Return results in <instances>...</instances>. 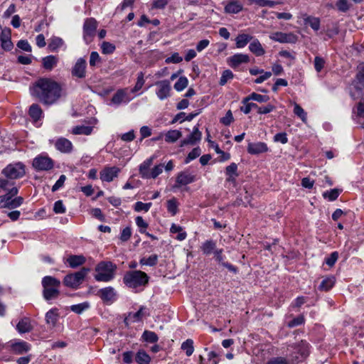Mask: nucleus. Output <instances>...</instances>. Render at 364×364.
I'll return each mask as SVG.
<instances>
[{
    "mask_svg": "<svg viewBox=\"0 0 364 364\" xmlns=\"http://www.w3.org/2000/svg\"><path fill=\"white\" fill-rule=\"evenodd\" d=\"M60 85L51 78L41 77L31 88V94L46 105L55 103L61 97Z\"/></svg>",
    "mask_w": 364,
    "mask_h": 364,
    "instance_id": "1",
    "label": "nucleus"
},
{
    "mask_svg": "<svg viewBox=\"0 0 364 364\" xmlns=\"http://www.w3.org/2000/svg\"><path fill=\"white\" fill-rule=\"evenodd\" d=\"M117 269V265L112 262L102 261L95 268L94 278L97 282H109L115 277Z\"/></svg>",
    "mask_w": 364,
    "mask_h": 364,
    "instance_id": "2",
    "label": "nucleus"
},
{
    "mask_svg": "<svg viewBox=\"0 0 364 364\" xmlns=\"http://www.w3.org/2000/svg\"><path fill=\"white\" fill-rule=\"evenodd\" d=\"M43 296L46 301L56 299L60 295V281L51 276L42 279Z\"/></svg>",
    "mask_w": 364,
    "mask_h": 364,
    "instance_id": "3",
    "label": "nucleus"
},
{
    "mask_svg": "<svg viewBox=\"0 0 364 364\" xmlns=\"http://www.w3.org/2000/svg\"><path fill=\"white\" fill-rule=\"evenodd\" d=\"M148 275L139 270L130 271L127 272L123 278L124 283L130 288H137L144 286L148 283Z\"/></svg>",
    "mask_w": 364,
    "mask_h": 364,
    "instance_id": "4",
    "label": "nucleus"
},
{
    "mask_svg": "<svg viewBox=\"0 0 364 364\" xmlns=\"http://www.w3.org/2000/svg\"><path fill=\"white\" fill-rule=\"evenodd\" d=\"M90 270L89 268L82 267L78 272L67 274L63 279L64 285L73 289H78Z\"/></svg>",
    "mask_w": 364,
    "mask_h": 364,
    "instance_id": "5",
    "label": "nucleus"
},
{
    "mask_svg": "<svg viewBox=\"0 0 364 364\" xmlns=\"http://www.w3.org/2000/svg\"><path fill=\"white\" fill-rule=\"evenodd\" d=\"M2 173L10 179L21 178L26 173L25 166L21 162L10 164L2 170Z\"/></svg>",
    "mask_w": 364,
    "mask_h": 364,
    "instance_id": "6",
    "label": "nucleus"
},
{
    "mask_svg": "<svg viewBox=\"0 0 364 364\" xmlns=\"http://www.w3.org/2000/svg\"><path fill=\"white\" fill-rule=\"evenodd\" d=\"M97 22L93 18H86L83 25V38L87 44L92 41L96 34Z\"/></svg>",
    "mask_w": 364,
    "mask_h": 364,
    "instance_id": "7",
    "label": "nucleus"
},
{
    "mask_svg": "<svg viewBox=\"0 0 364 364\" xmlns=\"http://www.w3.org/2000/svg\"><path fill=\"white\" fill-rule=\"evenodd\" d=\"M291 347L295 350V353L299 355H290V359L293 363H294V362H300L303 359L306 358L309 354V344L306 341H301L296 346Z\"/></svg>",
    "mask_w": 364,
    "mask_h": 364,
    "instance_id": "8",
    "label": "nucleus"
},
{
    "mask_svg": "<svg viewBox=\"0 0 364 364\" xmlns=\"http://www.w3.org/2000/svg\"><path fill=\"white\" fill-rule=\"evenodd\" d=\"M33 166L38 171H49L53 167V161L48 156H38L33 159Z\"/></svg>",
    "mask_w": 364,
    "mask_h": 364,
    "instance_id": "9",
    "label": "nucleus"
},
{
    "mask_svg": "<svg viewBox=\"0 0 364 364\" xmlns=\"http://www.w3.org/2000/svg\"><path fill=\"white\" fill-rule=\"evenodd\" d=\"M97 295L107 304H112L117 299V291L112 287L100 289Z\"/></svg>",
    "mask_w": 364,
    "mask_h": 364,
    "instance_id": "10",
    "label": "nucleus"
},
{
    "mask_svg": "<svg viewBox=\"0 0 364 364\" xmlns=\"http://www.w3.org/2000/svg\"><path fill=\"white\" fill-rule=\"evenodd\" d=\"M0 46L6 51L11 50L13 47V43L11 40V29L9 28H3L0 25Z\"/></svg>",
    "mask_w": 364,
    "mask_h": 364,
    "instance_id": "11",
    "label": "nucleus"
},
{
    "mask_svg": "<svg viewBox=\"0 0 364 364\" xmlns=\"http://www.w3.org/2000/svg\"><path fill=\"white\" fill-rule=\"evenodd\" d=\"M86 60L83 58H78L72 68V76L80 79L85 78L86 77Z\"/></svg>",
    "mask_w": 364,
    "mask_h": 364,
    "instance_id": "12",
    "label": "nucleus"
},
{
    "mask_svg": "<svg viewBox=\"0 0 364 364\" xmlns=\"http://www.w3.org/2000/svg\"><path fill=\"white\" fill-rule=\"evenodd\" d=\"M157 90L156 94L159 100H164L170 96L171 90V82L169 80H161L156 82Z\"/></svg>",
    "mask_w": 364,
    "mask_h": 364,
    "instance_id": "13",
    "label": "nucleus"
},
{
    "mask_svg": "<svg viewBox=\"0 0 364 364\" xmlns=\"http://www.w3.org/2000/svg\"><path fill=\"white\" fill-rule=\"evenodd\" d=\"M196 181V176L188 171L186 170L183 171H181L178 173L176 184L174 186L175 188H180L182 186H186L190 183H192Z\"/></svg>",
    "mask_w": 364,
    "mask_h": 364,
    "instance_id": "14",
    "label": "nucleus"
},
{
    "mask_svg": "<svg viewBox=\"0 0 364 364\" xmlns=\"http://www.w3.org/2000/svg\"><path fill=\"white\" fill-rule=\"evenodd\" d=\"M202 138V133L199 131L198 124L195 126L193 129V132L184 139L181 141V146L186 145H194L197 142L200 141Z\"/></svg>",
    "mask_w": 364,
    "mask_h": 364,
    "instance_id": "15",
    "label": "nucleus"
},
{
    "mask_svg": "<svg viewBox=\"0 0 364 364\" xmlns=\"http://www.w3.org/2000/svg\"><path fill=\"white\" fill-rule=\"evenodd\" d=\"M228 65L232 68H236L242 63H247L250 62V56L247 54L237 53L227 59Z\"/></svg>",
    "mask_w": 364,
    "mask_h": 364,
    "instance_id": "16",
    "label": "nucleus"
},
{
    "mask_svg": "<svg viewBox=\"0 0 364 364\" xmlns=\"http://www.w3.org/2000/svg\"><path fill=\"white\" fill-rule=\"evenodd\" d=\"M120 169L116 166L105 167L100 171V179L102 181L111 182L117 177Z\"/></svg>",
    "mask_w": 364,
    "mask_h": 364,
    "instance_id": "17",
    "label": "nucleus"
},
{
    "mask_svg": "<svg viewBox=\"0 0 364 364\" xmlns=\"http://www.w3.org/2000/svg\"><path fill=\"white\" fill-rule=\"evenodd\" d=\"M247 152L250 154H259L268 151L267 145L264 142H250L247 145Z\"/></svg>",
    "mask_w": 364,
    "mask_h": 364,
    "instance_id": "18",
    "label": "nucleus"
},
{
    "mask_svg": "<svg viewBox=\"0 0 364 364\" xmlns=\"http://www.w3.org/2000/svg\"><path fill=\"white\" fill-rule=\"evenodd\" d=\"M57 150L62 153H70L73 150L72 142L66 138L60 137L58 139L55 143Z\"/></svg>",
    "mask_w": 364,
    "mask_h": 364,
    "instance_id": "19",
    "label": "nucleus"
},
{
    "mask_svg": "<svg viewBox=\"0 0 364 364\" xmlns=\"http://www.w3.org/2000/svg\"><path fill=\"white\" fill-rule=\"evenodd\" d=\"M16 328L19 333L22 334L31 332L33 330V326H32L31 321L29 318L23 317L16 324Z\"/></svg>",
    "mask_w": 364,
    "mask_h": 364,
    "instance_id": "20",
    "label": "nucleus"
},
{
    "mask_svg": "<svg viewBox=\"0 0 364 364\" xmlns=\"http://www.w3.org/2000/svg\"><path fill=\"white\" fill-rule=\"evenodd\" d=\"M223 249H217L214 252V256L215 258V260L220 264L222 266L227 268L229 271L236 273L237 272V268L228 262H224V256L223 255Z\"/></svg>",
    "mask_w": 364,
    "mask_h": 364,
    "instance_id": "21",
    "label": "nucleus"
},
{
    "mask_svg": "<svg viewBox=\"0 0 364 364\" xmlns=\"http://www.w3.org/2000/svg\"><path fill=\"white\" fill-rule=\"evenodd\" d=\"M154 156L146 159L141 163L139 168V172L141 178H149V173L151 172L150 167L153 164Z\"/></svg>",
    "mask_w": 364,
    "mask_h": 364,
    "instance_id": "22",
    "label": "nucleus"
},
{
    "mask_svg": "<svg viewBox=\"0 0 364 364\" xmlns=\"http://www.w3.org/2000/svg\"><path fill=\"white\" fill-rule=\"evenodd\" d=\"M352 84L355 89L358 91H361L364 89V65L359 68Z\"/></svg>",
    "mask_w": 364,
    "mask_h": 364,
    "instance_id": "23",
    "label": "nucleus"
},
{
    "mask_svg": "<svg viewBox=\"0 0 364 364\" xmlns=\"http://www.w3.org/2000/svg\"><path fill=\"white\" fill-rule=\"evenodd\" d=\"M85 262L86 259L83 255H72L66 259V262L71 268H77V267L85 264Z\"/></svg>",
    "mask_w": 364,
    "mask_h": 364,
    "instance_id": "24",
    "label": "nucleus"
},
{
    "mask_svg": "<svg viewBox=\"0 0 364 364\" xmlns=\"http://www.w3.org/2000/svg\"><path fill=\"white\" fill-rule=\"evenodd\" d=\"M28 114L36 122L43 117V112L39 105L32 104L29 107Z\"/></svg>",
    "mask_w": 364,
    "mask_h": 364,
    "instance_id": "25",
    "label": "nucleus"
},
{
    "mask_svg": "<svg viewBox=\"0 0 364 364\" xmlns=\"http://www.w3.org/2000/svg\"><path fill=\"white\" fill-rule=\"evenodd\" d=\"M249 50L256 56H262L265 53V50L259 40L255 38L250 43Z\"/></svg>",
    "mask_w": 364,
    "mask_h": 364,
    "instance_id": "26",
    "label": "nucleus"
},
{
    "mask_svg": "<svg viewBox=\"0 0 364 364\" xmlns=\"http://www.w3.org/2000/svg\"><path fill=\"white\" fill-rule=\"evenodd\" d=\"M200 250L203 255H210V254H213L216 248V242L213 240H205L202 243L200 246Z\"/></svg>",
    "mask_w": 364,
    "mask_h": 364,
    "instance_id": "27",
    "label": "nucleus"
},
{
    "mask_svg": "<svg viewBox=\"0 0 364 364\" xmlns=\"http://www.w3.org/2000/svg\"><path fill=\"white\" fill-rule=\"evenodd\" d=\"M303 19L305 25H309L314 31L320 28V19L317 17L304 14Z\"/></svg>",
    "mask_w": 364,
    "mask_h": 364,
    "instance_id": "28",
    "label": "nucleus"
},
{
    "mask_svg": "<svg viewBox=\"0 0 364 364\" xmlns=\"http://www.w3.org/2000/svg\"><path fill=\"white\" fill-rule=\"evenodd\" d=\"M182 136V132L177 129H171L164 133V139L167 143H175Z\"/></svg>",
    "mask_w": 364,
    "mask_h": 364,
    "instance_id": "29",
    "label": "nucleus"
},
{
    "mask_svg": "<svg viewBox=\"0 0 364 364\" xmlns=\"http://www.w3.org/2000/svg\"><path fill=\"white\" fill-rule=\"evenodd\" d=\"M43 66L47 70H52L58 64V58L55 55H48L43 58Z\"/></svg>",
    "mask_w": 364,
    "mask_h": 364,
    "instance_id": "30",
    "label": "nucleus"
},
{
    "mask_svg": "<svg viewBox=\"0 0 364 364\" xmlns=\"http://www.w3.org/2000/svg\"><path fill=\"white\" fill-rule=\"evenodd\" d=\"M253 36L249 34H239L235 38V44L237 48H242L253 39Z\"/></svg>",
    "mask_w": 364,
    "mask_h": 364,
    "instance_id": "31",
    "label": "nucleus"
},
{
    "mask_svg": "<svg viewBox=\"0 0 364 364\" xmlns=\"http://www.w3.org/2000/svg\"><path fill=\"white\" fill-rule=\"evenodd\" d=\"M273 41L279 43H291L294 38L292 34H287L282 32H277L270 37Z\"/></svg>",
    "mask_w": 364,
    "mask_h": 364,
    "instance_id": "32",
    "label": "nucleus"
},
{
    "mask_svg": "<svg viewBox=\"0 0 364 364\" xmlns=\"http://www.w3.org/2000/svg\"><path fill=\"white\" fill-rule=\"evenodd\" d=\"M58 313L57 309H52L46 314V321L47 324L54 327L58 319Z\"/></svg>",
    "mask_w": 364,
    "mask_h": 364,
    "instance_id": "33",
    "label": "nucleus"
},
{
    "mask_svg": "<svg viewBox=\"0 0 364 364\" xmlns=\"http://www.w3.org/2000/svg\"><path fill=\"white\" fill-rule=\"evenodd\" d=\"M92 127L90 126H85V125H78L74 127L72 130L71 133L75 135H86L88 136L91 134L92 132Z\"/></svg>",
    "mask_w": 364,
    "mask_h": 364,
    "instance_id": "34",
    "label": "nucleus"
},
{
    "mask_svg": "<svg viewBox=\"0 0 364 364\" xmlns=\"http://www.w3.org/2000/svg\"><path fill=\"white\" fill-rule=\"evenodd\" d=\"M63 44L64 41L61 38L53 37L49 40L48 48L50 51L55 52L61 48Z\"/></svg>",
    "mask_w": 364,
    "mask_h": 364,
    "instance_id": "35",
    "label": "nucleus"
},
{
    "mask_svg": "<svg viewBox=\"0 0 364 364\" xmlns=\"http://www.w3.org/2000/svg\"><path fill=\"white\" fill-rule=\"evenodd\" d=\"M135 361L138 364H149L151 358L145 350H139L136 354Z\"/></svg>",
    "mask_w": 364,
    "mask_h": 364,
    "instance_id": "36",
    "label": "nucleus"
},
{
    "mask_svg": "<svg viewBox=\"0 0 364 364\" xmlns=\"http://www.w3.org/2000/svg\"><path fill=\"white\" fill-rule=\"evenodd\" d=\"M13 350L18 354H21L24 352H27L30 350V345L25 341H20L15 343L12 345Z\"/></svg>",
    "mask_w": 364,
    "mask_h": 364,
    "instance_id": "37",
    "label": "nucleus"
},
{
    "mask_svg": "<svg viewBox=\"0 0 364 364\" xmlns=\"http://www.w3.org/2000/svg\"><path fill=\"white\" fill-rule=\"evenodd\" d=\"M334 284L335 278L333 277L325 278L321 282L318 289L321 291H328L333 287Z\"/></svg>",
    "mask_w": 364,
    "mask_h": 364,
    "instance_id": "38",
    "label": "nucleus"
},
{
    "mask_svg": "<svg viewBox=\"0 0 364 364\" xmlns=\"http://www.w3.org/2000/svg\"><path fill=\"white\" fill-rule=\"evenodd\" d=\"M269 97L267 95H262L256 92H252L247 97H245V102L247 101L254 100L258 102H267L269 101Z\"/></svg>",
    "mask_w": 364,
    "mask_h": 364,
    "instance_id": "39",
    "label": "nucleus"
},
{
    "mask_svg": "<svg viewBox=\"0 0 364 364\" xmlns=\"http://www.w3.org/2000/svg\"><path fill=\"white\" fill-rule=\"evenodd\" d=\"M193 341L191 338L182 343L181 348L186 352L187 356H191L194 352Z\"/></svg>",
    "mask_w": 364,
    "mask_h": 364,
    "instance_id": "40",
    "label": "nucleus"
},
{
    "mask_svg": "<svg viewBox=\"0 0 364 364\" xmlns=\"http://www.w3.org/2000/svg\"><path fill=\"white\" fill-rule=\"evenodd\" d=\"M242 9V6L237 2L232 1L227 4L225 7V11L228 14H237Z\"/></svg>",
    "mask_w": 364,
    "mask_h": 364,
    "instance_id": "41",
    "label": "nucleus"
},
{
    "mask_svg": "<svg viewBox=\"0 0 364 364\" xmlns=\"http://www.w3.org/2000/svg\"><path fill=\"white\" fill-rule=\"evenodd\" d=\"M141 338L143 341L150 343H155L159 340L157 334L151 331H144L142 333Z\"/></svg>",
    "mask_w": 364,
    "mask_h": 364,
    "instance_id": "42",
    "label": "nucleus"
},
{
    "mask_svg": "<svg viewBox=\"0 0 364 364\" xmlns=\"http://www.w3.org/2000/svg\"><path fill=\"white\" fill-rule=\"evenodd\" d=\"M127 94L123 90H119L113 95L112 102L114 105H120L122 102L126 101Z\"/></svg>",
    "mask_w": 364,
    "mask_h": 364,
    "instance_id": "43",
    "label": "nucleus"
},
{
    "mask_svg": "<svg viewBox=\"0 0 364 364\" xmlns=\"http://www.w3.org/2000/svg\"><path fill=\"white\" fill-rule=\"evenodd\" d=\"M158 262V256L152 255L149 257H143L140 259L139 263L141 265H146L149 267L155 266Z\"/></svg>",
    "mask_w": 364,
    "mask_h": 364,
    "instance_id": "44",
    "label": "nucleus"
},
{
    "mask_svg": "<svg viewBox=\"0 0 364 364\" xmlns=\"http://www.w3.org/2000/svg\"><path fill=\"white\" fill-rule=\"evenodd\" d=\"M294 113L298 117H299L303 122H306L307 120V114L306 112L304 110V109L297 103H294Z\"/></svg>",
    "mask_w": 364,
    "mask_h": 364,
    "instance_id": "45",
    "label": "nucleus"
},
{
    "mask_svg": "<svg viewBox=\"0 0 364 364\" xmlns=\"http://www.w3.org/2000/svg\"><path fill=\"white\" fill-rule=\"evenodd\" d=\"M90 307V304L88 302H82L77 304H74L70 306V310L75 314H80L82 313L84 311L87 310Z\"/></svg>",
    "mask_w": 364,
    "mask_h": 364,
    "instance_id": "46",
    "label": "nucleus"
},
{
    "mask_svg": "<svg viewBox=\"0 0 364 364\" xmlns=\"http://www.w3.org/2000/svg\"><path fill=\"white\" fill-rule=\"evenodd\" d=\"M242 103L243 104V106L240 107V110L244 114H249L252 109H257L258 107V105L256 103L254 102H250V101H247V102H245V98L242 99Z\"/></svg>",
    "mask_w": 364,
    "mask_h": 364,
    "instance_id": "47",
    "label": "nucleus"
},
{
    "mask_svg": "<svg viewBox=\"0 0 364 364\" xmlns=\"http://www.w3.org/2000/svg\"><path fill=\"white\" fill-rule=\"evenodd\" d=\"M188 84V80L186 77H180L177 82L174 84V89L176 91H182L184 90Z\"/></svg>",
    "mask_w": 364,
    "mask_h": 364,
    "instance_id": "48",
    "label": "nucleus"
},
{
    "mask_svg": "<svg viewBox=\"0 0 364 364\" xmlns=\"http://www.w3.org/2000/svg\"><path fill=\"white\" fill-rule=\"evenodd\" d=\"M167 210L172 215H175L178 212V202L175 198L167 201Z\"/></svg>",
    "mask_w": 364,
    "mask_h": 364,
    "instance_id": "49",
    "label": "nucleus"
},
{
    "mask_svg": "<svg viewBox=\"0 0 364 364\" xmlns=\"http://www.w3.org/2000/svg\"><path fill=\"white\" fill-rule=\"evenodd\" d=\"M234 77V74L230 70H225L223 72L220 79L219 84L222 86L225 85L227 82Z\"/></svg>",
    "mask_w": 364,
    "mask_h": 364,
    "instance_id": "50",
    "label": "nucleus"
},
{
    "mask_svg": "<svg viewBox=\"0 0 364 364\" xmlns=\"http://www.w3.org/2000/svg\"><path fill=\"white\" fill-rule=\"evenodd\" d=\"M201 154V150L199 147L194 148L189 152L185 159V164L190 163L192 160L198 158Z\"/></svg>",
    "mask_w": 364,
    "mask_h": 364,
    "instance_id": "51",
    "label": "nucleus"
},
{
    "mask_svg": "<svg viewBox=\"0 0 364 364\" xmlns=\"http://www.w3.org/2000/svg\"><path fill=\"white\" fill-rule=\"evenodd\" d=\"M151 203H142L141 201H138L134 204V210L136 212L145 211L148 212L151 207Z\"/></svg>",
    "mask_w": 364,
    "mask_h": 364,
    "instance_id": "52",
    "label": "nucleus"
},
{
    "mask_svg": "<svg viewBox=\"0 0 364 364\" xmlns=\"http://www.w3.org/2000/svg\"><path fill=\"white\" fill-rule=\"evenodd\" d=\"M115 46L109 42L104 41L101 45L102 52L104 54H111L115 50Z\"/></svg>",
    "mask_w": 364,
    "mask_h": 364,
    "instance_id": "53",
    "label": "nucleus"
},
{
    "mask_svg": "<svg viewBox=\"0 0 364 364\" xmlns=\"http://www.w3.org/2000/svg\"><path fill=\"white\" fill-rule=\"evenodd\" d=\"M339 193V191L335 188L324 192L323 193V198L328 199V200L330 201H333L338 198Z\"/></svg>",
    "mask_w": 364,
    "mask_h": 364,
    "instance_id": "54",
    "label": "nucleus"
},
{
    "mask_svg": "<svg viewBox=\"0 0 364 364\" xmlns=\"http://www.w3.org/2000/svg\"><path fill=\"white\" fill-rule=\"evenodd\" d=\"M266 364H295L291 363L289 360L284 357H274L269 359Z\"/></svg>",
    "mask_w": 364,
    "mask_h": 364,
    "instance_id": "55",
    "label": "nucleus"
},
{
    "mask_svg": "<svg viewBox=\"0 0 364 364\" xmlns=\"http://www.w3.org/2000/svg\"><path fill=\"white\" fill-rule=\"evenodd\" d=\"M136 225L139 228L141 233H145L146 229L148 228V223L143 219L141 216H137L135 218Z\"/></svg>",
    "mask_w": 364,
    "mask_h": 364,
    "instance_id": "56",
    "label": "nucleus"
},
{
    "mask_svg": "<svg viewBox=\"0 0 364 364\" xmlns=\"http://www.w3.org/2000/svg\"><path fill=\"white\" fill-rule=\"evenodd\" d=\"M23 202V198L21 196H18L15 198H12L6 208L9 209L16 208L21 206Z\"/></svg>",
    "mask_w": 364,
    "mask_h": 364,
    "instance_id": "57",
    "label": "nucleus"
},
{
    "mask_svg": "<svg viewBox=\"0 0 364 364\" xmlns=\"http://www.w3.org/2000/svg\"><path fill=\"white\" fill-rule=\"evenodd\" d=\"M325 63L326 61L323 58L320 56H316L314 58V65L316 72H321V70L323 68Z\"/></svg>",
    "mask_w": 364,
    "mask_h": 364,
    "instance_id": "58",
    "label": "nucleus"
},
{
    "mask_svg": "<svg viewBox=\"0 0 364 364\" xmlns=\"http://www.w3.org/2000/svg\"><path fill=\"white\" fill-rule=\"evenodd\" d=\"M164 169V165L160 164L159 165L155 166L149 173V178H156L158 176H159Z\"/></svg>",
    "mask_w": 364,
    "mask_h": 364,
    "instance_id": "59",
    "label": "nucleus"
},
{
    "mask_svg": "<svg viewBox=\"0 0 364 364\" xmlns=\"http://www.w3.org/2000/svg\"><path fill=\"white\" fill-rule=\"evenodd\" d=\"M131 236L132 230L129 227H127L122 230L119 239L122 242H127L130 239Z\"/></svg>",
    "mask_w": 364,
    "mask_h": 364,
    "instance_id": "60",
    "label": "nucleus"
},
{
    "mask_svg": "<svg viewBox=\"0 0 364 364\" xmlns=\"http://www.w3.org/2000/svg\"><path fill=\"white\" fill-rule=\"evenodd\" d=\"M336 6L341 12H346L350 8L348 0H337Z\"/></svg>",
    "mask_w": 364,
    "mask_h": 364,
    "instance_id": "61",
    "label": "nucleus"
},
{
    "mask_svg": "<svg viewBox=\"0 0 364 364\" xmlns=\"http://www.w3.org/2000/svg\"><path fill=\"white\" fill-rule=\"evenodd\" d=\"M338 258V253L337 252H332L329 257L325 259V262L329 267H333Z\"/></svg>",
    "mask_w": 364,
    "mask_h": 364,
    "instance_id": "62",
    "label": "nucleus"
},
{
    "mask_svg": "<svg viewBox=\"0 0 364 364\" xmlns=\"http://www.w3.org/2000/svg\"><path fill=\"white\" fill-rule=\"evenodd\" d=\"M183 60L182 57L178 53H173L170 57L165 60L166 63H179Z\"/></svg>",
    "mask_w": 364,
    "mask_h": 364,
    "instance_id": "63",
    "label": "nucleus"
},
{
    "mask_svg": "<svg viewBox=\"0 0 364 364\" xmlns=\"http://www.w3.org/2000/svg\"><path fill=\"white\" fill-rule=\"evenodd\" d=\"M356 114L358 117H364V98H362L356 107Z\"/></svg>",
    "mask_w": 364,
    "mask_h": 364,
    "instance_id": "64",
    "label": "nucleus"
}]
</instances>
